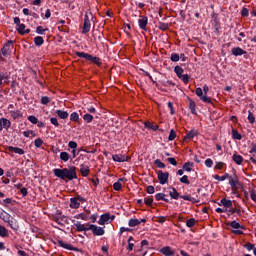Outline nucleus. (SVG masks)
Masks as SVG:
<instances>
[{"instance_id":"f257e3e1","label":"nucleus","mask_w":256,"mask_h":256,"mask_svg":"<svg viewBox=\"0 0 256 256\" xmlns=\"http://www.w3.org/2000/svg\"><path fill=\"white\" fill-rule=\"evenodd\" d=\"M53 173L55 177L62 179V181H73V179H77V167L75 166L63 169L55 168Z\"/></svg>"},{"instance_id":"f03ea898","label":"nucleus","mask_w":256,"mask_h":256,"mask_svg":"<svg viewBox=\"0 0 256 256\" xmlns=\"http://www.w3.org/2000/svg\"><path fill=\"white\" fill-rule=\"evenodd\" d=\"M169 189H171V191L169 192L171 199L177 200L180 198V195H179V192H177V189H175L174 187H170ZM181 199H183L184 201H190V203H199V199L193 198L191 197V195H182Z\"/></svg>"},{"instance_id":"7ed1b4c3","label":"nucleus","mask_w":256,"mask_h":256,"mask_svg":"<svg viewBox=\"0 0 256 256\" xmlns=\"http://www.w3.org/2000/svg\"><path fill=\"white\" fill-rule=\"evenodd\" d=\"M75 55L76 57H80L81 59H86L87 61H91V63H94V65H97V67H101V65H103L101 58L93 56L89 53L76 52Z\"/></svg>"},{"instance_id":"20e7f679","label":"nucleus","mask_w":256,"mask_h":256,"mask_svg":"<svg viewBox=\"0 0 256 256\" xmlns=\"http://www.w3.org/2000/svg\"><path fill=\"white\" fill-rule=\"evenodd\" d=\"M230 227H232V229H236L232 230V233L234 235H243V231H245V226L241 225L239 222L235 220L230 223Z\"/></svg>"},{"instance_id":"39448f33","label":"nucleus","mask_w":256,"mask_h":256,"mask_svg":"<svg viewBox=\"0 0 256 256\" xmlns=\"http://www.w3.org/2000/svg\"><path fill=\"white\" fill-rule=\"evenodd\" d=\"M157 177L160 185H166V183H169V172H163V170H158Z\"/></svg>"},{"instance_id":"423d86ee","label":"nucleus","mask_w":256,"mask_h":256,"mask_svg":"<svg viewBox=\"0 0 256 256\" xmlns=\"http://www.w3.org/2000/svg\"><path fill=\"white\" fill-rule=\"evenodd\" d=\"M11 47H13V41L9 40L4 46L2 47L0 53L3 57H9L11 55Z\"/></svg>"},{"instance_id":"0eeeda50","label":"nucleus","mask_w":256,"mask_h":256,"mask_svg":"<svg viewBox=\"0 0 256 256\" xmlns=\"http://www.w3.org/2000/svg\"><path fill=\"white\" fill-rule=\"evenodd\" d=\"M83 197H74L70 199V207L71 209H79L81 207V203H83Z\"/></svg>"},{"instance_id":"6e6552de","label":"nucleus","mask_w":256,"mask_h":256,"mask_svg":"<svg viewBox=\"0 0 256 256\" xmlns=\"http://www.w3.org/2000/svg\"><path fill=\"white\" fill-rule=\"evenodd\" d=\"M88 229H90L89 231H92L93 235H105V230L102 227H98L97 225L90 224Z\"/></svg>"},{"instance_id":"1a4fd4ad","label":"nucleus","mask_w":256,"mask_h":256,"mask_svg":"<svg viewBox=\"0 0 256 256\" xmlns=\"http://www.w3.org/2000/svg\"><path fill=\"white\" fill-rule=\"evenodd\" d=\"M196 95H197V97H200V99H201V101H203V103H208L209 105L212 103L211 98L207 97V95H203L202 88H196Z\"/></svg>"},{"instance_id":"9d476101","label":"nucleus","mask_w":256,"mask_h":256,"mask_svg":"<svg viewBox=\"0 0 256 256\" xmlns=\"http://www.w3.org/2000/svg\"><path fill=\"white\" fill-rule=\"evenodd\" d=\"M115 219V216H111L109 213H105L101 215L98 224L99 225H105V223H109V221H113Z\"/></svg>"},{"instance_id":"9b49d317","label":"nucleus","mask_w":256,"mask_h":256,"mask_svg":"<svg viewBox=\"0 0 256 256\" xmlns=\"http://www.w3.org/2000/svg\"><path fill=\"white\" fill-rule=\"evenodd\" d=\"M228 179H229V185L232 191H237V185H239V177H237V175H234V176L229 175Z\"/></svg>"},{"instance_id":"f8f14e48","label":"nucleus","mask_w":256,"mask_h":256,"mask_svg":"<svg viewBox=\"0 0 256 256\" xmlns=\"http://www.w3.org/2000/svg\"><path fill=\"white\" fill-rule=\"evenodd\" d=\"M91 31V20H89V16L86 14L84 16V24L82 28V33L85 35Z\"/></svg>"},{"instance_id":"ddd939ff","label":"nucleus","mask_w":256,"mask_h":256,"mask_svg":"<svg viewBox=\"0 0 256 256\" xmlns=\"http://www.w3.org/2000/svg\"><path fill=\"white\" fill-rule=\"evenodd\" d=\"M113 161H116V163H125V161H129L131 157L125 155V154H114L112 156Z\"/></svg>"},{"instance_id":"4468645a","label":"nucleus","mask_w":256,"mask_h":256,"mask_svg":"<svg viewBox=\"0 0 256 256\" xmlns=\"http://www.w3.org/2000/svg\"><path fill=\"white\" fill-rule=\"evenodd\" d=\"M148 23H149V18H147V16H140L138 20V25L142 31H147Z\"/></svg>"},{"instance_id":"2eb2a0df","label":"nucleus","mask_w":256,"mask_h":256,"mask_svg":"<svg viewBox=\"0 0 256 256\" xmlns=\"http://www.w3.org/2000/svg\"><path fill=\"white\" fill-rule=\"evenodd\" d=\"M11 128V120L7 118H0V131H3L5 129L6 131H9Z\"/></svg>"},{"instance_id":"dca6fc26","label":"nucleus","mask_w":256,"mask_h":256,"mask_svg":"<svg viewBox=\"0 0 256 256\" xmlns=\"http://www.w3.org/2000/svg\"><path fill=\"white\" fill-rule=\"evenodd\" d=\"M197 135H199V131L192 129L189 133H187L184 136L183 141L185 142L191 141V139H193L194 137H197Z\"/></svg>"},{"instance_id":"f3484780","label":"nucleus","mask_w":256,"mask_h":256,"mask_svg":"<svg viewBox=\"0 0 256 256\" xmlns=\"http://www.w3.org/2000/svg\"><path fill=\"white\" fill-rule=\"evenodd\" d=\"M144 127L146 129H150L151 131H157L159 129V125H157V123L151 122V121H145Z\"/></svg>"},{"instance_id":"a211bd4d","label":"nucleus","mask_w":256,"mask_h":256,"mask_svg":"<svg viewBox=\"0 0 256 256\" xmlns=\"http://www.w3.org/2000/svg\"><path fill=\"white\" fill-rule=\"evenodd\" d=\"M231 53L235 57H239L241 55H247V51L243 50L241 47L232 48Z\"/></svg>"},{"instance_id":"6ab92c4d","label":"nucleus","mask_w":256,"mask_h":256,"mask_svg":"<svg viewBox=\"0 0 256 256\" xmlns=\"http://www.w3.org/2000/svg\"><path fill=\"white\" fill-rule=\"evenodd\" d=\"M7 151L10 153H16L17 155H25V150L19 147L8 146Z\"/></svg>"},{"instance_id":"aec40b11","label":"nucleus","mask_w":256,"mask_h":256,"mask_svg":"<svg viewBox=\"0 0 256 256\" xmlns=\"http://www.w3.org/2000/svg\"><path fill=\"white\" fill-rule=\"evenodd\" d=\"M80 173H81L82 177H88L89 173H91V169L89 168V166H87L85 164H81L80 165Z\"/></svg>"},{"instance_id":"412c9836","label":"nucleus","mask_w":256,"mask_h":256,"mask_svg":"<svg viewBox=\"0 0 256 256\" xmlns=\"http://www.w3.org/2000/svg\"><path fill=\"white\" fill-rule=\"evenodd\" d=\"M218 205H223V207L225 208V209H231V207H233V201H231V200H228V199H226V198H222L221 200H220V203H218Z\"/></svg>"},{"instance_id":"4be33fe9","label":"nucleus","mask_w":256,"mask_h":256,"mask_svg":"<svg viewBox=\"0 0 256 256\" xmlns=\"http://www.w3.org/2000/svg\"><path fill=\"white\" fill-rule=\"evenodd\" d=\"M141 223H147L146 219H130L128 222L129 227H137V225H141Z\"/></svg>"},{"instance_id":"5701e85b","label":"nucleus","mask_w":256,"mask_h":256,"mask_svg":"<svg viewBox=\"0 0 256 256\" xmlns=\"http://www.w3.org/2000/svg\"><path fill=\"white\" fill-rule=\"evenodd\" d=\"M160 253H162V255H165V256H174L175 255V252L173 250H171V247H169V246H165V247L161 248Z\"/></svg>"},{"instance_id":"b1692460","label":"nucleus","mask_w":256,"mask_h":256,"mask_svg":"<svg viewBox=\"0 0 256 256\" xmlns=\"http://www.w3.org/2000/svg\"><path fill=\"white\" fill-rule=\"evenodd\" d=\"M17 31L20 35H27V33H31V29H27L25 24H19Z\"/></svg>"},{"instance_id":"393cba45","label":"nucleus","mask_w":256,"mask_h":256,"mask_svg":"<svg viewBox=\"0 0 256 256\" xmlns=\"http://www.w3.org/2000/svg\"><path fill=\"white\" fill-rule=\"evenodd\" d=\"M53 219L58 225H64L65 219H67V217L60 213L59 215L54 216Z\"/></svg>"},{"instance_id":"a878e982","label":"nucleus","mask_w":256,"mask_h":256,"mask_svg":"<svg viewBox=\"0 0 256 256\" xmlns=\"http://www.w3.org/2000/svg\"><path fill=\"white\" fill-rule=\"evenodd\" d=\"M58 245L63 249H68V251H73V246L69 243L64 242L63 240H58Z\"/></svg>"},{"instance_id":"bb28decb","label":"nucleus","mask_w":256,"mask_h":256,"mask_svg":"<svg viewBox=\"0 0 256 256\" xmlns=\"http://www.w3.org/2000/svg\"><path fill=\"white\" fill-rule=\"evenodd\" d=\"M189 109L192 113V115L197 114V104H195V101L189 99Z\"/></svg>"},{"instance_id":"cd10ccee","label":"nucleus","mask_w":256,"mask_h":256,"mask_svg":"<svg viewBox=\"0 0 256 256\" xmlns=\"http://www.w3.org/2000/svg\"><path fill=\"white\" fill-rule=\"evenodd\" d=\"M232 160L234 163H236V165H241L243 163V156L239 154H233Z\"/></svg>"},{"instance_id":"c85d7f7f","label":"nucleus","mask_w":256,"mask_h":256,"mask_svg":"<svg viewBox=\"0 0 256 256\" xmlns=\"http://www.w3.org/2000/svg\"><path fill=\"white\" fill-rule=\"evenodd\" d=\"M10 115L12 119H20V117H23V113H21V110H12L10 111Z\"/></svg>"},{"instance_id":"c756f323","label":"nucleus","mask_w":256,"mask_h":256,"mask_svg":"<svg viewBox=\"0 0 256 256\" xmlns=\"http://www.w3.org/2000/svg\"><path fill=\"white\" fill-rule=\"evenodd\" d=\"M232 139H235L237 141H241L243 139V136H241V133L237 129H232Z\"/></svg>"},{"instance_id":"7c9ffc66","label":"nucleus","mask_w":256,"mask_h":256,"mask_svg":"<svg viewBox=\"0 0 256 256\" xmlns=\"http://www.w3.org/2000/svg\"><path fill=\"white\" fill-rule=\"evenodd\" d=\"M165 197H166L165 193H157L155 195L156 201H165V203H169V199H167Z\"/></svg>"},{"instance_id":"2f4dec72","label":"nucleus","mask_w":256,"mask_h":256,"mask_svg":"<svg viewBox=\"0 0 256 256\" xmlns=\"http://www.w3.org/2000/svg\"><path fill=\"white\" fill-rule=\"evenodd\" d=\"M56 115H58L60 119H67L69 117V113L64 110H57Z\"/></svg>"},{"instance_id":"473e14b6","label":"nucleus","mask_w":256,"mask_h":256,"mask_svg":"<svg viewBox=\"0 0 256 256\" xmlns=\"http://www.w3.org/2000/svg\"><path fill=\"white\" fill-rule=\"evenodd\" d=\"M76 231L81 232V231H89L90 229L85 227V224H81V222H77L75 224Z\"/></svg>"},{"instance_id":"72a5a7b5","label":"nucleus","mask_w":256,"mask_h":256,"mask_svg":"<svg viewBox=\"0 0 256 256\" xmlns=\"http://www.w3.org/2000/svg\"><path fill=\"white\" fill-rule=\"evenodd\" d=\"M6 223H8L9 227H11V229H13L14 231H17L19 229V225L15 220H7Z\"/></svg>"},{"instance_id":"f704fd0d","label":"nucleus","mask_w":256,"mask_h":256,"mask_svg":"<svg viewBox=\"0 0 256 256\" xmlns=\"http://www.w3.org/2000/svg\"><path fill=\"white\" fill-rule=\"evenodd\" d=\"M225 167H227V164H225L224 162H216L214 169L215 171H223Z\"/></svg>"},{"instance_id":"c9c22d12","label":"nucleus","mask_w":256,"mask_h":256,"mask_svg":"<svg viewBox=\"0 0 256 256\" xmlns=\"http://www.w3.org/2000/svg\"><path fill=\"white\" fill-rule=\"evenodd\" d=\"M43 43H45V40L41 36H36L34 38V44L36 45V47H41Z\"/></svg>"},{"instance_id":"e433bc0d","label":"nucleus","mask_w":256,"mask_h":256,"mask_svg":"<svg viewBox=\"0 0 256 256\" xmlns=\"http://www.w3.org/2000/svg\"><path fill=\"white\" fill-rule=\"evenodd\" d=\"M60 159L64 163H67V161H69V159H71V155H69L67 152H61L60 153Z\"/></svg>"},{"instance_id":"4c0bfd02","label":"nucleus","mask_w":256,"mask_h":256,"mask_svg":"<svg viewBox=\"0 0 256 256\" xmlns=\"http://www.w3.org/2000/svg\"><path fill=\"white\" fill-rule=\"evenodd\" d=\"M184 171H187L188 173H191L193 171V162H186L183 165Z\"/></svg>"},{"instance_id":"58836bf2","label":"nucleus","mask_w":256,"mask_h":256,"mask_svg":"<svg viewBox=\"0 0 256 256\" xmlns=\"http://www.w3.org/2000/svg\"><path fill=\"white\" fill-rule=\"evenodd\" d=\"M0 237H9V230H7V228H5V226H1L0 225Z\"/></svg>"},{"instance_id":"ea45409f","label":"nucleus","mask_w":256,"mask_h":256,"mask_svg":"<svg viewBox=\"0 0 256 256\" xmlns=\"http://www.w3.org/2000/svg\"><path fill=\"white\" fill-rule=\"evenodd\" d=\"M158 29H160V31H169V24L164 22H158Z\"/></svg>"},{"instance_id":"a19ab883","label":"nucleus","mask_w":256,"mask_h":256,"mask_svg":"<svg viewBox=\"0 0 256 256\" xmlns=\"http://www.w3.org/2000/svg\"><path fill=\"white\" fill-rule=\"evenodd\" d=\"M229 177V173H225L223 176H219L218 174L213 175V179L216 181H225Z\"/></svg>"},{"instance_id":"79ce46f5","label":"nucleus","mask_w":256,"mask_h":256,"mask_svg":"<svg viewBox=\"0 0 256 256\" xmlns=\"http://www.w3.org/2000/svg\"><path fill=\"white\" fill-rule=\"evenodd\" d=\"M70 121L73 123H79V113L73 112L70 114Z\"/></svg>"},{"instance_id":"37998d69","label":"nucleus","mask_w":256,"mask_h":256,"mask_svg":"<svg viewBox=\"0 0 256 256\" xmlns=\"http://www.w3.org/2000/svg\"><path fill=\"white\" fill-rule=\"evenodd\" d=\"M174 72L176 73L178 79H180L181 76H182L183 73H184V70L181 68V66H175V67H174Z\"/></svg>"},{"instance_id":"c03bdc74","label":"nucleus","mask_w":256,"mask_h":256,"mask_svg":"<svg viewBox=\"0 0 256 256\" xmlns=\"http://www.w3.org/2000/svg\"><path fill=\"white\" fill-rule=\"evenodd\" d=\"M195 223H197V220H195V218H190L186 221V226L189 228L195 227Z\"/></svg>"},{"instance_id":"a18cd8bd","label":"nucleus","mask_w":256,"mask_h":256,"mask_svg":"<svg viewBox=\"0 0 256 256\" xmlns=\"http://www.w3.org/2000/svg\"><path fill=\"white\" fill-rule=\"evenodd\" d=\"M177 138V133L175 132V130H170V134L168 136V141H175V139Z\"/></svg>"},{"instance_id":"49530a36","label":"nucleus","mask_w":256,"mask_h":256,"mask_svg":"<svg viewBox=\"0 0 256 256\" xmlns=\"http://www.w3.org/2000/svg\"><path fill=\"white\" fill-rule=\"evenodd\" d=\"M28 121H30L32 125H37V123H39V119L33 115L28 116Z\"/></svg>"},{"instance_id":"de8ad7c7","label":"nucleus","mask_w":256,"mask_h":256,"mask_svg":"<svg viewBox=\"0 0 256 256\" xmlns=\"http://www.w3.org/2000/svg\"><path fill=\"white\" fill-rule=\"evenodd\" d=\"M45 31H49V28L44 29L43 26H38L36 28V33H38V35H45Z\"/></svg>"},{"instance_id":"09e8293b","label":"nucleus","mask_w":256,"mask_h":256,"mask_svg":"<svg viewBox=\"0 0 256 256\" xmlns=\"http://www.w3.org/2000/svg\"><path fill=\"white\" fill-rule=\"evenodd\" d=\"M74 219H81L82 221H87L89 217L85 213H80L76 216H74Z\"/></svg>"},{"instance_id":"8fccbe9b","label":"nucleus","mask_w":256,"mask_h":256,"mask_svg":"<svg viewBox=\"0 0 256 256\" xmlns=\"http://www.w3.org/2000/svg\"><path fill=\"white\" fill-rule=\"evenodd\" d=\"M154 164L156 165V167H158V169H165V163H163L161 160L156 159L154 161Z\"/></svg>"},{"instance_id":"3c124183","label":"nucleus","mask_w":256,"mask_h":256,"mask_svg":"<svg viewBox=\"0 0 256 256\" xmlns=\"http://www.w3.org/2000/svg\"><path fill=\"white\" fill-rule=\"evenodd\" d=\"M131 241H133V237L132 236H130L128 238V247H127L128 251H133V248L135 247V244H133Z\"/></svg>"},{"instance_id":"603ef678","label":"nucleus","mask_w":256,"mask_h":256,"mask_svg":"<svg viewBox=\"0 0 256 256\" xmlns=\"http://www.w3.org/2000/svg\"><path fill=\"white\" fill-rule=\"evenodd\" d=\"M180 183H185V185H190L191 182L189 181V176L188 175H184L180 178Z\"/></svg>"},{"instance_id":"864d4df0","label":"nucleus","mask_w":256,"mask_h":256,"mask_svg":"<svg viewBox=\"0 0 256 256\" xmlns=\"http://www.w3.org/2000/svg\"><path fill=\"white\" fill-rule=\"evenodd\" d=\"M248 121L251 125H253V123H255V116L253 115V112L248 111Z\"/></svg>"},{"instance_id":"5fc2aeb1","label":"nucleus","mask_w":256,"mask_h":256,"mask_svg":"<svg viewBox=\"0 0 256 256\" xmlns=\"http://www.w3.org/2000/svg\"><path fill=\"white\" fill-rule=\"evenodd\" d=\"M180 57L177 53H172L170 57V61H173V63H177L179 61Z\"/></svg>"},{"instance_id":"6e6d98bb","label":"nucleus","mask_w":256,"mask_h":256,"mask_svg":"<svg viewBox=\"0 0 256 256\" xmlns=\"http://www.w3.org/2000/svg\"><path fill=\"white\" fill-rule=\"evenodd\" d=\"M113 189L114 191H121V189H123V185L121 184V182H115L113 184Z\"/></svg>"},{"instance_id":"4d7b16f0","label":"nucleus","mask_w":256,"mask_h":256,"mask_svg":"<svg viewBox=\"0 0 256 256\" xmlns=\"http://www.w3.org/2000/svg\"><path fill=\"white\" fill-rule=\"evenodd\" d=\"M145 205H148V207H151L153 205V197L149 196L144 199Z\"/></svg>"},{"instance_id":"13d9d810","label":"nucleus","mask_w":256,"mask_h":256,"mask_svg":"<svg viewBox=\"0 0 256 256\" xmlns=\"http://www.w3.org/2000/svg\"><path fill=\"white\" fill-rule=\"evenodd\" d=\"M41 103L42 105H49V103H51V99L48 96H43L41 98Z\"/></svg>"},{"instance_id":"bf43d9fd","label":"nucleus","mask_w":256,"mask_h":256,"mask_svg":"<svg viewBox=\"0 0 256 256\" xmlns=\"http://www.w3.org/2000/svg\"><path fill=\"white\" fill-rule=\"evenodd\" d=\"M83 119H84V121H86L87 123H91V122L93 121V115H91V114H85V115L83 116Z\"/></svg>"},{"instance_id":"052dcab7","label":"nucleus","mask_w":256,"mask_h":256,"mask_svg":"<svg viewBox=\"0 0 256 256\" xmlns=\"http://www.w3.org/2000/svg\"><path fill=\"white\" fill-rule=\"evenodd\" d=\"M179 79H181V81H183V83L187 85V83H189L190 77L188 76V74H183Z\"/></svg>"},{"instance_id":"680f3d73","label":"nucleus","mask_w":256,"mask_h":256,"mask_svg":"<svg viewBox=\"0 0 256 256\" xmlns=\"http://www.w3.org/2000/svg\"><path fill=\"white\" fill-rule=\"evenodd\" d=\"M34 145H35V147H37V149H39V147H42V145H43V140L41 138H37L34 141Z\"/></svg>"},{"instance_id":"e2e57ef3","label":"nucleus","mask_w":256,"mask_h":256,"mask_svg":"<svg viewBox=\"0 0 256 256\" xmlns=\"http://www.w3.org/2000/svg\"><path fill=\"white\" fill-rule=\"evenodd\" d=\"M146 192L149 194V195H153V193H155V187L150 185L146 188Z\"/></svg>"},{"instance_id":"0e129e2a","label":"nucleus","mask_w":256,"mask_h":256,"mask_svg":"<svg viewBox=\"0 0 256 256\" xmlns=\"http://www.w3.org/2000/svg\"><path fill=\"white\" fill-rule=\"evenodd\" d=\"M250 198L252 199V201H254V203H256V190L255 189L250 190Z\"/></svg>"},{"instance_id":"69168bd1","label":"nucleus","mask_w":256,"mask_h":256,"mask_svg":"<svg viewBox=\"0 0 256 256\" xmlns=\"http://www.w3.org/2000/svg\"><path fill=\"white\" fill-rule=\"evenodd\" d=\"M204 163L206 167H209V168L213 167V160L211 158H207Z\"/></svg>"},{"instance_id":"338daca9","label":"nucleus","mask_w":256,"mask_h":256,"mask_svg":"<svg viewBox=\"0 0 256 256\" xmlns=\"http://www.w3.org/2000/svg\"><path fill=\"white\" fill-rule=\"evenodd\" d=\"M68 147H69L70 149H72V150L77 149V142H75V141H70V142L68 143Z\"/></svg>"},{"instance_id":"774afa93","label":"nucleus","mask_w":256,"mask_h":256,"mask_svg":"<svg viewBox=\"0 0 256 256\" xmlns=\"http://www.w3.org/2000/svg\"><path fill=\"white\" fill-rule=\"evenodd\" d=\"M50 123L55 127H59V120H57V118H51Z\"/></svg>"}]
</instances>
